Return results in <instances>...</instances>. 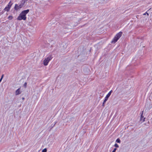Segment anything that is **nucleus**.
Here are the masks:
<instances>
[{
    "label": "nucleus",
    "instance_id": "obj_1",
    "mask_svg": "<svg viewBox=\"0 0 152 152\" xmlns=\"http://www.w3.org/2000/svg\"><path fill=\"white\" fill-rule=\"evenodd\" d=\"M122 34V32H120L118 33L113 39V40L111 41V43H115L116 42L119 38L121 36Z\"/></svg>",
    "mask_w": 152,
    "mask_h": 152
},
{
    "label": "nucleus",
    "instance_id": "obj_2",
    "mask_svg": "<svg viewBox=\"0 0 152 152\" xmlns=\"http://www.w3.org/2000/svg\"><path fill=\"white\" fill-rule=\"evenodd\" d=\"M52 57L50 56L46 58L43 61V63L45 66L48 65V62L52 59Z\"/></svg>",
    "mask_w": 152,
    "mask_h": 152
},
{
    "label": "nucleus",
    "instance_id": "obj_3",
    "mask_svg": "<svg viewBox=\"0 0 152 152\" xmlns=\"http://www.w3.org/2000/svg\"><path fill=\"white\" fill-rule=\"evenodd\" d=\"M77 24V22L75 23V24H69L68 23L66 24L65 26V28H68L69 29H71L73 28L74 26H75Z\"/></svg>",
    "mask_w": 152,
    "mask_h": 152
},
{
    "label": "nucleus",
    "instance_id": "obj_4",
    "mask_svg": "<svg viewBox=\"0 0 152 152\" xmlns=\"http://www.w3.org/2000/svg\"><path fill=\"white\" fill-rule=\"evenodd\" d=\"M112 91H111H111H110L106 95V96L105 97L103 101V104H102V105L103 106L104 105V104L106 102V101L107 100L108 98L109 97L110 95L111 92H112Z\"/></svg>",
    "mask_w": 152,
    "mask_h": 152
},
{
    "label": "nucleus",
    "instance_id": "obj_5",
    "mask_svg": "<svg viewBox=\"0 0 152 152\" xmlns=\"http://www.w3.org/2000/svg\"><path fill=\"white\" fill-rule=\"evenodd\" d=\"M26 16H24V15H22L21 13L19 15V16H18V18H17V19L18 20H26Z\"/></svg>",
    "mask_w": 152,
    "mask_h": 152
},
{
    "label": "nucleus",
    "instance_id": "obj_6",
    "mask_svg": "<svg viewBox=\"0 0 152 152\" xmlns=\"http://www.w3.org/2000/svg\"><path fill=\"white\" fill-rule=\"evenodd\" d=\"M29 10L28 9L23 11L21 13L24 15V16H26V15L29 12Z\"/></svg>",
    "mask_w": 152,
    "mask_h": 152
},
{
    "label": "nucleus",
    "instance_id": "obj_7",
    "mask_svg": "<svg viewBox=\"0 0 152 152\" xmlns=\"http://www.w3.org/2000/svg\"><path fill=\"white\" fill-rule=\"evenodd\" d=\"M20 93V88H19L16 91L15 94L16 95H18Z\"/></svg>",
    "mask_w": 152,
    "mask_h": 152
},
{
    "label": "nucleus",
    "instance_id": "obj_8",
    "mask_svg": "<svg viewBox=\"0 0 152 152\" xmlns=\"http://www.w3.org/2000/svg\"><path fill=\"white\" fill-rule=\"evenodd\" d=\"M25 3H23V2H22L21 4L18 5L19 8L22 7L24 5Z\"/></svg>",
    "mask_w": 152,
    "mask_h": 152
},
{
    "label": "nucleus",
    "instance_id": "obj_9",
    "mask_svg": "<svg viewBox=\"0 0 152 152\" xmlns=\"http://www.w3.org/2000/svg\"><path fill=\"white\" fill-rule=\"evenodd\" d=\"M10 9V8L9 7H8L7 6L5 7V8L4 9V10L5 11H6L7 12H8L9 11Z\"/></svg>",
    "mask_w": 152,
    "mask_h": 152
},
{
    "label": "nucleus",
    "instance_id": "obj_10",
    "mask_svg": "<svg viewBox=\"0 0 152 152\" xmlns=\"http://www.w3.org/2000/svg\"><path fill=\"white\" fill-rule=\"evenodd\" d=\"M15 9L16 10H17L18 8V5L17 4H15L14 7Z\"/></svg>",
    "mask_w": 152,
    "mask_h": 152
},
{
    "label": "nucleus",
    "instance_id": "obj_11",
    "mask_svg": "<svg viewBox=\"0 0 152 152\" xmlns=\"http://www.w3.org/2000/svg\"><path fill=\"white\" fill-rule=\"evenodd\" d=\"M10 3H11V1H10L9 3V4L7 6V7H9L10 8V7H11V5H12V4H10Z\"/></svg>",
    "mask_w": 152,
    "mask_h": 152
},
{
    "label": "nucleus",
    "instance_id": "obj_12",
    "mask_svg": "<svg viewBox=\"0 0 152 152\" xmlns=\"http://www.w3.org/2000/svg\"><path fill=\"white\" fill-rule=\"evenodd\" d=\"M116 142L118 143H120L121 141L119 138H118L116 140Z\"/></svg>",
    "mask_w": 152,
    "mask_h": 152
},
{
    "label": "nucleus",
    "instance_id": "obj_13",
    "mask_svg": "<svg viewBox=\"0 0 152 152\" xmlns=\"http://www.w3.org/2000/svg\"><path fill=\"white\" fill-rule=\"evenodd\" d=\"M47 151V149L46 148H44L42 151V152H46Z\"/></svg>",
    "mask_w": 152,
    "mask_h": 152
},
{
    "label": "nucleus",
    "instance_id": "obj_14",
    "mask_svg": "<svg viewBox=\"0 0 152 152\" xmlns=\"http://www.w3.org/2000/svg\"><path fill=\"white\" fill-rule=\"evenodd\" d=\"M114 146L115 147H117V148H118L119 147L118 145V144H117L116 143H115V144Z\"/></svg>",
    "mask_w": 152,
    "mask_h": 152
},
{
    "label": "nucleus",
    "instance_id": "obj_15",
    "mask_svg": "<svg viewBox=\"0 0 152 152\" xmlns=\"http://www.w3.org/2000/svg\"><path fill=\"white\" fill-rule=\"evenodd\" d=\"M8 18L10 20H11L12 18V17L11 16H9Z\"/></svg>",
    "mask_w": 152,
    "mask_h": 152
},
{
    "label": "nucleus",
    "instance_id": "obj_16",
    "mask_svg": "<svg viewBox=\"0 0 152 152\" xmlns=\"http://www.w3.org/2000/svg\"><path fill=\"white\" fill-rule=\"evenodd\" d=\"M143 118V116L142 114L141 115V117H140V120L141 121L142 118Z\"/></svg>",
    "mask_w": 152,
    "mask_h": 152
},
{
    "label": "nucleus",
    "instance_id": "obj_17",
    "mask_svg": "<svg viewBox=\"0 0 152 152\" xmlns=\"http://www.w3.org/2000/svg\"><path fill=\"white\" fill-rule=\"evenodd\" d=\"M146 14H147V15H148H148H149V14H148V13L147 12H147H146L145 13H144V14H143V15H146Z\"/></svg>",
    "mask_w": 152,
    "mask_h": 152
},
{
    "label": "nucleus",
    "instance_id": "obj_18",
    "mask_svg": "<svg viewBox=\"0 0 152 152\" xmlns=\"http://www.w3.org/2000/svg\"><path fill=\"white\" fill-rule=\"evenodd\" d=\"M26 86H27V83L26 82H25L24 84V86L25 88H26Z\"/></svg>",
    "mask_w": 152,
    "mask_h": 152
},
{
    "label": "nucleus",
    "instance_id": "obj_19",
    "mask_svg": "<svg viewBox=\"0 0 152 152\" xmlns=\"http://www.w3.org/2000/svg\"><path fill=\"white\" fill-rule=\"evenodd\" d=\"M28 0H22V2H23V3H25V2L27 1Z\"/></svg>",
    "mask_w": 152,
    "mask_h": 152
},
{
    "label": "nucleus",
    "instance_id": "obj_20",
    "mask_svg": "<svg viewBox=\"0 0 152 152\" xmlns=\"http://www.w3.org/2000/svg\"><path fill=\"white\" fill-rule=\"evenodd\" d=\"M151 8H150V9H149L148 11H147V12H149V11H151Z\"/></svg>",
    "mask_w": 152,
    "mask_h": 152
},
{
    "label": "nucleus",
    "instance_id": "obj_21",
    "mask_svg": "<svg viewBox=\"0 0 152 152\" xmlns=\"http://www.w3.org/2000/svg\"><path fill=\"white\" fill-rule=\"evenodd\" d=\"M116 148H115L113 150V151H114V152H115L116 151Z\"/></svg>",
    "mask_w": 152,
    "mask_h": 152
},
{
    "label": "nucleus",
    "instance_id": "obj_22",
    "mask_svg": "<svg viewBox=\"0 0 152 152\" xmlns=\"http://www.w3.org/2000/svg\"><path fill=\"white\" fill-rule=\"evenodd\" d=\"M3 77H1V79H0V82H1L2 79Z\"/></svg>",
    "mask_w": 152,
    "mask_h": 152
},
{
    "label": "nucleus",
    "instance_id": "obj_23",
    "mask_svg": "<svg viewBox=\"0 0 152 152\" xmlns=\"http://www.w3.org/2000/svg\"><path fill=\"white\" fill-rule=\"evenodd\" d=\"M145 118H144V119H143V121H145Z\"/></svg>",
    "mask_w": 152,
    "mask_h": 152
},
{
    "label": "nucleus",
    "instance_id": "obj_24",
    "mask_svg": "<svg viewBox=\"0 0 152 152\" xmlns=\"http://www.w3.org/2000/svg\"><path fill=\"white\" fill-rule=\"evenodd\" d=\"M1 76H4V75H1Z\"/></svg>",
    "mask_w": 152,
    "mask_h": 152
}]
</instances>
